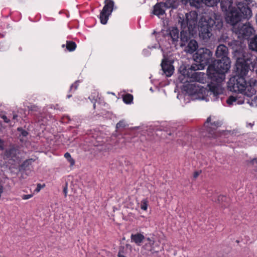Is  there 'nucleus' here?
I'll return each mask as SVG.
<instances>
[{"mask_svg":"<svg viewBox=\"0 0 257 257\" xmlns=\"http://www.w3.org/2000/svg\"><path fill=\"white\" fill-rule=\"evenodd\" d=\"M233 55L236 59L237 68L240 75L230 78L228 87L231 91L247 97H252L257 92V79L254 77L247 76L246 74L252 63V55L246 49L243 48L236 50Z\"/></svg>","mask_w":257,"mask_h":257,"instance_id":"obj_1","label":"nucleus"},{"mask_svg":"<svg viewBox=\"0 0 257 257\" xmlns=\"http://www.w3.org/2000/svg\"><path fill=\"white\" fill-rule=\"evenodd\" d=\"M230 66V60H215L208 66L207 73L211 80L209 87L210 91L215 95L221 92V83L225 80V74Z\"/></svg>","mask_w":257,"mask_h":257,"instance_id":"obj_2","label":"nucleus"},{"mask_svg":"<svg viewBox=\"0 0 257 257\" xmlns=\"http://www.w3.org/2000/svg\"><path fill=\"white\" fill-rule=\"evenodd\" d=\"M252 17L251 9L248 7H242L241 8H234L231 10L226 21L232 25H235L240 22L242 19H249Z\"/></svg>","mask_w":257,"mask_h":257,"instance_id":"obj_3","label":"nucleus"},{"mask_svg":"<svg viewBox=\"0 0 257 257\" xmlns=\"http://www.w3.org/2000/svg\"><path fill=\"white\" fill-rule=\"evenodd\" d=\"M212 52L206 48H200L196 52L193 56L194 60L199 63L202 68L207 65L212 58Z\"/></svg>","mask_w":257,"mask_h":257,"instance_id":"obj_4","label":"nucleus"},{"mask_svg":"<svg viewBox=\"0 0 257 257\" xmlns=\"http://www.w3.org/2000/svg\"><path fill=\"white\" fill-rule=\"evenodd\" d=\"M114 7V2L112 0H105L104 6L99 14L100 23L105 25L107 23L109 17L112 14Z\"/></svg>","mask_w":257,"mask_h":257,"instance_id":"obj_5","label":"nucleus"},{"mask_svg":"<svg viewBox=\"0 0 257 257\" xmlns=\"http://www.w3.org/2000/svg\"><path fill=\"white\" fill-rule=\"evenodd\" d=\"M228 48L223 44L217 46L215 51V56L218 60H230L228 57Z\"/></svg>","mask_w":257,"mask_h":257,"instance_id":"obj_6","label":"nucleus"},{"mask_svg":"<svg viewBox=\"0 0 257 257\" xmlns=\"http://www.w3.org/2000/svg\"><path fill=\"white\" fill-rule=\"evenodd\" d=\"M161 66L164 73L167 77L171 76L174 71V67L173 66L172 62L169 61L165 58L162 60Z\"/></svg>","mask_w":257,"mask_h":257,"instance_id":"obj_7","label":"nucleus"},{"mask_svg":"<svg viewBox=\"0 0 257 257\" xmlns=\"http://www.w3.org/2000/svg\"><path fill=\"white\" fill-rule=\"evenodd\" d=\"M210 30L211 27L208 24L202 26H200L199 30V37L203 39H209L211 36Z\"/></svg>","mask_w":257,"mask_h":257,"instance_id":"obj_8","label":"nucleus"},{"mask_svg":"<svg viewBox=\"0 0 257 257\" xmlns=\"http://www.w3.org/2000/svg\"><path fill=\"white\" fill-rule=\"evenodd\" d=\"M254 32V30L251 26L244 25L243 26L240 34H242L243 38L248 39L253 34Z\"/></svg>","mask_w":257,"mask_h":257,"instance_id":"obj_9","label":"nucleus"},{"mask_svg":"<svg viewBox=\"0 0 257 257\" xmlns=\"http://www.w3.org/2000/svg\"><path fill=\"white\" fill-rule=\"evenodd\" d=\"M192 81H196L203 83L205 80V75L204 73L194 71L191 76H188Z\"/></svg>","mask_w":257,"mask_h":257,"instance_id":"obj_10","label":"nucleus"},{"mask_svg":"<svg viewBox=\"0 0 257 257\" xmlns=\"http://www.w3.org/2000/svg\"><path fill=\"white\" fill-rule=\"evenodd\" d=\"M198 47L197 42L194 40H191L188 44L186 47V51L189 53H193L197 49Z\"/></svg>","mask_w":257,"mask_h":257,"instance_id":"obj_11","label":"nucleus"},{"mask_svg":"<svg viewBox=\"0 0 257 257\" xmlns=\"http://www.w3.org/2000/svg\"><path fill=\"white\" fill-rule=\"evenodd\" d=\"M179 30L175 27H172L170 29L169 36L173 42H177L179 39Z\"/></svg>","mask_w":257,"mask_h":257,"instance_id":"obj_12","label":"nucleus"},{"mask_svg":"<svg viewBox=\"0 0 257 257\" xmlns=\"http://www.w3.org/2000/svg\"><path fill=\"white\" fill-rule=\"evenodd\" d=\"M144 239L145 236L141 233H138L131 235V239L138 245L141 244Z\"/></svg>","mask_w":257,"mask_h":257,"instance_id":"obj_13","label":"nucleus"},{"mask_svg":"<svg viewBox=\"0 0 257 257\" xmlns=\"http://www.w3.org/2000/svg\"><path fill=\"white\" fill-rule=\"evenodd\" d=\"M162 3H157L154 7L153 14L155 15L159 16L165 13V10L162 6Z\"/></svg>","mask_w":257,"mask_h":257,"instance_id":"obj_14","label":"nucleus"},{"mask_svg":"<svg viewBox=\"0 0 257 257\" xmlns=\"http://www.w3.org/2000/svg\"><path fill=\"white\" fill-rule=\"evenodd\" d=\"M201 3L207 7H216L220 3V0H200Z\"/></svg>","mask_w":257,"mask_h":257,"instance_id":"obj_15","label":"nucleus"},{"mask_svg":"<svg viewBox=\"0 0 257 257\" xmlns=\"http://www.w3.org/2000/svg\"><path fill=\"white\" fill-rule=\"evenodd\" d=\"M232 4L231 0H221L220 2L221 9L222 11L227 12Z\"/></svg>","mask_w":257,"mask_h":257,"instance_id":"obj_16","label":"nucleus"},{"mask_svg":"<svg viewBox=\"0 0 257 257\" xmlns=\"http://www.w3.org/2000/svg\"><path fill=\"white\" fill-rule=\"evenodd\" d=\"M65 46H66L67 51L69 52H72L76 49L77 47V45L75 42H73L72 41H67L66 42V45H65L64 44H63L62 46V47L63 48Z\"/></svg>","mask_w":257,"mask_h":257,"instance_id":"obj_17","label":"nucleus"},{"mask_svg":"<svg viewBox=\"0 0 257 257\" xmlns=\"http://www.w3.org/2000/svg\"><path fill=\"white\" fill-rule=\"evenodd\" d=\"M122 98L123 102L126 104H131L134 98L133 95L129 93L123 95Z\"/></svg>","mask_w":257,"mask_h":257,"instance_id":"obj_18","label":"nucleus"},{"mask_svg":"<svg viewBox=\"0 0 257 257\" xmlns=\"http://www.w3.org/2000/svg\"><path fill=\"white\" fill-rule=\"evenodd\" d=\"M65 158L68 160L70 163L71 166H73L75 164V160L71 157L70 154L67 152L64 154Z\"/></svg>","mask_w":257,"mask_h":257,"instance_id":"obj_19","label":"nucleus"},{"mask_svg":"<svg viewBox=\"0 0 257 257\" xmlns=\"http://www.w3.org/2000/svg\"><path fill=\"white\" fill-rule=\"evenodd\" d=\"M148 201L147 199H144L141 201V209L146 211L148 209Z\"/></svg>","mask_w":257,"mask_h":257,"instance_id":"obj_20","label":"nucleus"},{"mask_svg":"<svg viewBox=\"0 0 257 257\" xmlns=\"http://www.w3.org/2000/svg\"><path fill=\"white\" fill-rule=\"evenodd\" d=\"M250 44L253 49L257 52V35L255 36L254 39L251 41Z\"/></svg>","mask_w":257,"mask_h":257,"instance_id":"obj_21","label":"nucleus"},{"mask_svg":"<svg viewBox=\"0 0 257 257\" xmlns=\"http://www.w3.org/2000/svg\"><path fill=\"white\" fill-rule=\"evenodd\" d=\"M236 98L233 96H230L228 98V99L227 100L226 102L228 104H232L233 103V102L236 101Z\"/></svg>","mask_w":257,"mask_h":257,"instance_id":"obj_22","label":"nucleus"},{"mask_svg":"<svg viewBox=\"0 0 257 257\" xmlns=\"http://www.w3.org/2000/svg\"><path fill=\"white\" fill-rule=\"evenodd\" d=\"M45 186V185H41L40 184H37V188L35 190V191L37 192H38L40 191V190Z\"/></svg>","mask_w":257,"mask_h":257,"instance_id":"obj_23","label":"nucleus"},{"mask_svg":"<svg viewBox=\"0 0 257 257\" xmlns=\"http://www.w3.org/2000/svg\"><path fill=\"white\" fill-rule=\"evenodd\" d=\"M118 257H125L123 254V248L122 250L120 249L118 253Z\"/></svg>","mask_w":257,"mask_h":257,"instance_id":"obj_24","label":"nucleus"},{"mask_svg":"<svg viewBox=\"0 0 257 257\" xmlns=\"http://www.w3.org/2000/svg\"><path fill=\"white\" fill-rule=\"evenodd\" d=\"M32 196L33 195L32 194L24 195L22 196V198H23V199H24V200L28 199L31 198L32 197Z\"/></svg>","mask_w":257,"mask_h":257,"instance_id":"obj_25","label":"nucleus"},{"mask_svg":"<svg viewBox=\"0 0 257 257\" xmlns=\"http://www.w3.org/2000/svg\"><path fill=\"white\" fill-rule=\"evenodd\" d=\"M1 117L5 122L8 123L10 122V119L6 115H3Z\"/></svg>","mask_w":257,"mask_h":257,"instance_id":"obj_26","label":"nucleus"},{"mask_svg":"<svg viewBox=\"0 0 257 257\" xmlns=\"http://www.w3.org/2000/svg\"><path fill=\"white\" fill-rule=\"evenodd\" d=\"M211 120V116H209L207 118V120H206V122H205V125H207V124H208L209 122H210Z\"/></svg>","mask_w":257,"mask_h":257,"instance_id":"obj_27","label":"nucleus"},{"mask_svg":"<svg viewBox=\"0 0 257 257\" xmlns=\"http://www.w3.org/2000/svg\"><path fill=\"white\" fill-rule=\"evenodd\" d=\"M0 149H4V142L0 140Z\"/></svg>","mask_w":257,"mask_h":257,"instance_id":"obj_28","label":"nucleus"},{"mask_svg":"<svg viewBox=\"0 0 257 257\" xmlns=\"http://www.w3.org/2000/svg\"><path fill=\"white\" fill-rule=\"evenodd\" d=\"M31 161H32V159L27 160L26 161H24L23 165H25L26 163L29 164V162H31Z\"/></svg>","mask_w":257,"mask_h":257,"instance_id":"obj_29","label":"nucleus"},{"mask_svg":"<svg viewBox=\"0 0 257 257\" xmlns=\"http://www.w3.org/2000/svg\"><path fill=\"white\" fill-rule=\"evenodd\" d=\"M199 175V173L198 172H195L194 174V178H196Z\"/></svg>","mask_w":257,"mask_h":257,"instance_id":"obj_30","label":"nucleus"},{"mask_svg":"<svg viewBox=\"0 0 257 257\" xmlns=\"http://www.w3.org/2000/svg\"><path fill=\"white\" fill-rule=\"evenodd\" d=\"M192 1L194 2V3L198 4L201 3L200 0H192Z\"/></svg>","mask_w":257,"mask_h":257,"instance_id":"obj_31","label":"nucleus"},{"mask_svg":"<svg viewBox=\"0 0 257 257\" xmlns=\"http://www.w3.org/2000/svg\"><path fill=\"white\" fill-rule=\"evenodd\" d=\"M64 192L65 193V196L67 195V188H65L64 189Z\"/></svg>","mask_w":257,"mask_h":257,"instance_id":"obj_32","label":"nucleus"},{"mask_svg":"<svg viewBox=\"0 0 257 257\" xmlns=\"http://www.w3.org/2000/svg\"><path fill=\"white\" fill-rule=\"evenodd\" d=\"M248 4H249L251 3V0H244Z\"/></svg>","mask_w":257,"mask_h":257,"instance_id":"obj_33","label":"nucleus"},{"mask_svg":"<svg viewBox=\"0 0 257 257\" xmlns=\"http://www.w3.org/2000/svg\"><path fill=\"white\" fill-rule=\"evenodd\" d=\"M74 87L75 88V89H76L77 86H76V84H73V85H72V86H71V88H72V89H73V88H74Z\"/></svg>","mask_w":257,"mask_h":257,"instance_id":"obj_34","label":"nucleus"},{"mask_svg":"<svg viewBox=\"0 0 257 257\" xmlns=\"http://www.w3.org/2000/svg\"><path fill=\"white\" fill-rule=\"evenodd\" d=\"M188 14H186V20H187V23H189V19H188Z\"/></svg>","mask_w":257,"mask_h":257,"instance_id":"obj_35","label":"nucleus"},{"mask_svg":"<svg viewBox=\"0 0 257 257\" xmlns=\"http://www.w3.org/2000/svg\"><path fill=\"white\" fill-rule=\"evenodd\" d=\"M197 21V17H196L194 19H193V22H196Z\"/></svg>","mask_w":257,"mask_h":257,"instance_id":"obj_36","label":"nucleus"},{"mask_svg":"<svg viewBox=\"0 0 257 257\" xmlns=\"http://www.w3.org/2000/svg\"><path fill=\"white\" fill-rule=\"evenodd\" d=\"M256 73L257 74V69L255 70Z\"/></svg>","mask_w":257,"mask_h":257,"instance_id":"obj_37","label":"nucleus"}]
</instances>
